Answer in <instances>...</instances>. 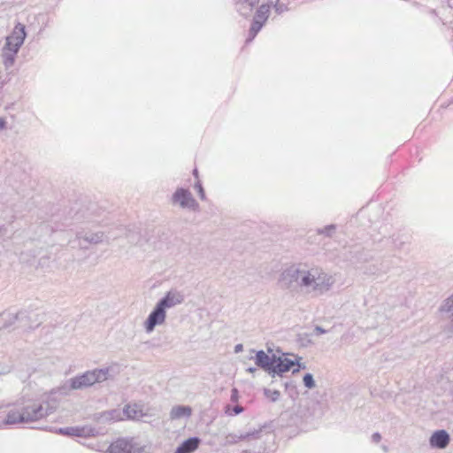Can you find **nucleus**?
Instances as JSON below:
<instances>
[{
    "instance_id": "46",
    "label": "nucleus",
    "mask_w": 453,
    "mask_h": 453,
    "mask_svg": "<svg viewBox=\"0 0 453 453\" xmlns=\"http://www.w3.org/2000/svg\"><path fill=\"white\" fill-rule=\"evenodd\" d=\"M5 231L4 226H0V237L5 234Z\"/></svg>"
},
{
    "instance_id": "26",
    "label": "nucleus",
    "mask_w": 453,
    "mask_h": 453,
    "mask_svg": "<svg viewBox=\"0 0 453 453\" xmlns=\"http://www.w3.org/2000/svg\"><path fill=\"white\" fill-rule=\"evenodd\" d=\"M352 258L358 262H367L372 258L371 252L365 248L356 245L349 250Z\"/></svg>"
},
{
    "instance_id": "29",
    "label": "nucleus",
    "mask_w": 453,
    "mask_h": 453,
    "mask_svg": "<svg viewBox=\"0 0 453 453\" xmlns=\"http://www.w3.org/2000/svg\"><path fill=\"white\" fill-rule=\"evenodd\" d=\"M244 411V408L239 404L232 406L227 404L224 407V413L228 417H235Z\"/></svg>"
},
{
    "instance_id": "40",
    "label": "nucleus",
    "mask_w": 453,
    "mask_h": 453,
    "mask_svg": "<svg viewBox=\"0 0 453 453\" xmlns=\"http://www.w3.org/2000/svg\"><path fill=\"white\" fill-rule=\"evenodd\" d=\"M295 361H296L295 365H296L297 367L293 369V373H296V372H299L300 370H303L306 368L304 364L300 363L297 360H295Z\"/></svg>"
},
{
    "instance_id": "49",
    "label": "nucleus",
    "mask_w": 453,
    "mask_h": 453,
    "mask_svg": "<svg viewBox=\"0 0 453 453\" xmlns=\"http://www.w3.org/2000/svg\"><path fill=\"white\" fill-rule=\"evenodd\" d=\"M11 177L8 178V182L11 183Z\"/></svg>"
},
{
    "instance_id": "3",
    "label": "nucleus",
    "mask_w": 453,
    "mask_h": 453,
    "mask_svg": "<svg viewBox=\"0 0 453 453\" xmlns=\"http://www.w3.org/2000/svg\"><path fill=\"white\" fill-rule=\"evenodd\" d=\"M313 281V273L306 265L293 263L282 269L278 284L281 289L296 293L300 288H311Z\"/></svg>"
},
{
    "instance_id": "43",
    "label": "nucleus",
    "mask_w": 453,
    "mask_h": 453,
    "mask_svg": "<svg viewBox=\"0 0 453 453\" xmlns=\"http://www.w3.org/2000/svg\"><path fill=\"white\" fill-rule=\"evenodd\" d=\"M246 372H247L248 373L252 374V375H253V377H255V375H256V373H257V369L256 367H251V366H250V367H248V368L246 369Z\"/></svg>"
},
{
    "instance_id": "21",
    "label": "nucleus",
    "mask_w": 453,
    "mask_h": 453,
    "mask_svg": "<svg viewBox=\"0 0 453 453\" xmlns=\"http://www.w3.org/2000/svg\"><path fill=\"white\" fill-rule=\"evenodd\" d=\"M258 4L259 0H235V9L241 16L248 18Z\"/></svg>"
},
{
    "instance_id": "36",
    "label": "nucleus",
    "mask_w": 453,
    "mask_h": 453,
    "mask_svg": "<svg viewBox=\"0 0 453 453\" xmlns=\"http://www.w3.org/2000/svg\"><path fill=\"white\" fill-rule=\"evenodd\" d=\"M262 432V428L259 429H254L252 431L243 433L242 438L245 440H257L260 437Z\"/></svg>"
},
{
    "instance_id": "7",
    "label": "nucleus",
    "mask_w": 453,
    "mask_h": 453,
    "mask_svg": "<svg viewBox=\"0 0 453 453\" xmlns=\"http://www.w3.org/2000/svg\"><path fill=\"white\" fill-rule=\"evenodd\" d=\"M29 319L30 314L27 311H20L17 313L4 311L0 313V330L11 326L16 321H19L23 327L33 328L27 323Z\"/></svg>"
},
{
    "instance_id": "42",
    "label": "nucleus",
    "mask_w": 453,
    "mask_h": 453,
    "mask_svg": "<svg viewBox=\"0 0 453 453\" xmlns=\"http://www.w3.org/2000/svg\"><path fill=\"white\" fill-rule=\"evenodd\" d=\"M380 440H381V435H380V434L379 432H375V433L372 434V442L378 443V442L380 441Z\"/></svg>"
},
{
    "instance_id": "1",
    "label": "nucleus",
    "mask_w": 453,
    "mask_h": 453,
    "mask_svg": "<svg viewBox=\"0 0 453 453\" xmlns=\"http://www.w3.org/2000/svg\"><path fill=\"white\" fill-rule=\"evenodd\" d=\"M98 207L96 203H90L87 207H81L76 204L71 208L65 217L61 226H50L47 219H43L41 227L50 228V232L62 231L69 228L75 231L76 237L88 244H98L104 242L105 234L102 231L92 232L91 227L96 225L107 226L104 219L97 212Z\"/></svg>"
},
{
    "instance_id": "33",
    "label": "nucleus",
    "mask_w": 453,
    "mask_h": 453,
    "mask_svg": "<svg viewBox=\"0 0 453 453\" xmlns=\"http://www.w3.org/2000/svg\"><path fill=\"white\" fill-rule=\"evenodd\" d=\"M296 341L302 347H308L312 343L311 334L307 333L298 334Z\"/></svg>"
},
{
    "instance_id": "12",
    "label": "nucleus",
    "mask_w": 453,
    "mask_h": 453,
    "mask_svg": "<svg viewBox=\"0 0 453 453\" xmlns=\"http://www.w3.org/2000/svg\"><path fill=\"white\" fill-rule=\"evenodd\" d=\"M296 361L289 359L288 357H282L274 356L273 365H272L269 375L272 378L276 376L282 377V375L290 371L292 367L295 366Z\"/></svg>"
},
{
    "instance_id": "39",
    "label": "nucleus",
    "mask_w": 453,
    "mask_h": 453,
    "mask_svg": "<svg viewBox=\"0 0 453 453\" xmlns=\"http://www.w3.org/2000/svg\"><path fill=\"white\" fill-rule=\"evenodd\" d=\"M240 399V393L237 388H233L231 389L230 401L233 403H237Z\"/></svg>"
},
{
    "instance_id": "48",
    "label": "nucleus",
    "mask_w": 453,
    "mask_h": 453,
    "mask_svg": "<svg viewBox=\"0 0 453 453\" xmlns=\"http://www.w3.org/2000/svg\"><path fill=\"white\" fill-rule=\"evenodd\" d=\"M51 218H52V219H50V222L57 223V220H54L55 216H54V215H51Z\"/></svg>"
},
{
    "instance_id": "23",
    "label": "nucleus",
    "mask_w": 453,
    "mask_h": 453,
    "mask_svg": "<svg viewBox=\"0 0 453 453\" xmlns=\"http://www.w3.org/2000/svg\"><path fill=\"white\" fill-rule=\"evenodd\" d=\"M123 414L125 415L127 419L131 420H140L146 415L145 413H143L140 406L136 403L127 404L123 409Z\"/></svg>"
},
{
    "instance_id": "20",
    "label": "nucleus",
    "mask_w": 453,
    "mask_h": 453,
    "mask_svg": "<svg viewBox=\"0 0 453 453\" xmlns=\"http://www.w3.org/2000/svg\"><path fill=\"white\" fill-rule=\"evenodd\" d=\"M202 440L197 436H192L184 440L175 449L174 453H193L196 451Z\"/></svg>"
},
{
    "instance_id": "16",
    "label": "nucleus",
    "mask_w": 453,
    "mask_h": 453,
    "mask_svg": "<svg viewBox=\"0 0 453 453\" xmlns=\"http://www.w3.org/2000/svg\"><path fill=\"white\" fill-rule=\"evenodd\" d=\"M449 442L450 434L445 429L435 430L429 438V445L432 449H444Z\"/></svg>"
},
{
    "instance_id": "25",
    "label": "nucleus",
    "mask_w": 453,
    "mask_h": 453,
    "mask_svg": "<svg viewBox=\"0 0 453 453\" xmlns=\"http://www.w3.org/2000/svg\"><path fill=\"white\" fill-rule=\"evenodd\" d=\"M121 419L120 413L117 410H110L94 414V420L98 423L112 422Z\"/></svg>"
},
{
    "instance_id": "2",
    "label": "nucleus",
    "mask_w": 453,
    "mask_h": 453,
    "mask_svg": "<svg viewBox=\"0 0 453 453\" xmlns=\"http://www.w3.org/2000/svg\"><path fill=\"white\" fill-rule=\"evenodd\" d=\"M4 418L0 419V427L18 424H27L47 418L56 411V404L49 400L21 398L15 403L6 405Z\"/></svg>"
},
{
    "instance_id": "35",
    "label": "nucleus",
    "mask_w": 453,
    "mask_h": 453,
    "mask_svg": "<svg viewBox=\"0 0 453 453\" xmlns=\"http://www.w3.org/2000/svg\"><path fill=\"white\" fill-rule=\"evenodd\" d=\"M336 229V226L334 224L327 225L323 228L318 229V234H324L327 237H331Z\"/></svg>"
},
{
    "instance_id": "41",
    "label": "nucleus",
    "mask_w": 453,
    "mask_h": 453,
    "mask_svg": "<svg viewBox=\"0 0 453 453\" xmlns=\"http://www.w3.org/2000/svg\"><path fill=\"white\" fill-rule=\"evenodd\" d=\"M327 331L326 329H324L322 326H316L314 327V333L316 334V335H320V334H326Z\"/></svg>"
},
{
    "instance_id": "4",
    "label": "nucleus",
    "mask_w": 453,
    "mask_h": 453,
    "mask_svg": "<svg viewBox=\"0 0 453 453\" xmlns=\"http://www.w3.org/2000/svg\"><path fill=\"white\" fill-rule=\"evenodd\" d=\"M111 368H96L93 370L86 371L82 373L70 378L71 388L74 390H82L92 387L96 383H101L109 380L111 376L110 374Z\"/></svg>"
},
{
    "instance_id": "13",
    "label": "nucleus",
    "mask_w": 453,
    "mask_h": 453,
    "mask_svg": "<svg viewBox=\"0 0 453 453\" xmlns=\"http://www.w3.org/2000/svg\"><path fill=\"white\" fill-rule=\"evenodd\" d=\"M184 300L185 296L181 291L176 288H171L157 301V303L166 311L167 309H171L178 304H181Z\"/></svg>"
},
{
    "instance_id": "9",
    "label": "nucleus",
    "mask_w": 453,
    "mask_h": 453,
    "mask_svg": "<svg viewBox=\"0 0 453 453\" xmlns=\"http://www.w3.org/2000/svg\"><path fill=\"white\" fill-rule=\"evenodd\" d=\"M165 319L166 311L157 303L143 323L146 333L150 334L153 332L157 326H160L165 323Z\"/></svg>"
},
{
    "instance_id": "5",
    "label": "nucleus",
    "mask_w": 453,
    "mask_h": 453,
    "mask_svg": "<svg viewBox=\"0 0 453 453\" xmlns=\"http://www.w3.org/2000/svg\"><path fill=\"white\" fill-rule=\"evenodd\" d=\"M272 6L267 2L263 3L260 5H257V8L254 13L253 19L250 23V27L249 29V35L246 39V42L249 43L252 42L257 34L261 31L263 27L265 25L266 21L270 16V10Z\"/></svg>"
},
{
    "instance_id": "10",
    "label": "nucleus",
    "mask_w": 453,
    "mask_h": 453,
    "mask_svg": "<svg viewBox=\"0 0 453 453\" xmlns=\"http://www.w3.org/2000/svg\"><path fill=\"white\" fill-rule=\"evenodd\" d=\"M411 235L408 232L398 231L394 233L389 238L381 239L380 242H390L393 250L399 252H409Z\"/></svg>"
},
{
    "instance_id": "8",
    "label": "nucleus",
    "mask_w": 453,
    "mask_h": 453,
    "mask_svg": "<svg viewBox=\"0 0 453 453\" xmlns=\"http://www.w3.org/2000/svg\"><path fill=\"white\" fill-rule=\"evenodd\" d=\"M27 36L26 27L20 23H18L11 35L6 37L5 44L3 48L10 49L16 52H19L22 46L25 38Z\"/></svg>"
},
{
    "instance_id": "51",
    "label": "nucleus",
    "mask_w": 453,
    "mask_h": 453,
    "mask_svg": "<svg viewBox=\"0 0 453 453\" xmlns=\"http://www.w3.org/2000/svg\"><path fill=\"white\" fill-rule=\"evenodd\" d=\"M450 104H453V98L451 99Z\"/></svg>"
},
{
    "instance_id": "28",
    "label": "nucleus",
    "mask_w": 453,
    "mask_h": 453,
    "mask_svg": "<svg viewBox=\"0 0 453 453\" xmlns=\"http://www.w3.org/2000/svg\"><path fill=\"white\" fill-rule=\"evenodd\" d=\"M57 433L58 434H62V435L83 437L84 436V427L83 426L60 427L58 429Z\"/></svg>"
},
{
    "instance_id": "27",
    "label": "nucleus",
    "mask_w": 453,
    "mask_h": 453,
    "mask_svg": "<svg viewBox=\"0 0 453 453\" xmlns=\"http://www.w3.org/2000/svg\"><path fill=\"white\" fill-rule=\"evenodd\" d=\"M17 54H18V52L12 50L10 49H5V48L2 49V54H1L2 63L4 65L6 70H8L9 68L13 66L15 60H16Z\"/></svg>"
},
{
    "instance_id": "45",
    "label": "nucleus",
    "mask_w": 453,
    "mask_h": 453,
    "mask_svg": "<svg viewBox=\"0 0 453 453\" xmlns=\"http://www.w3.org/2000/svg\"><path fill=\"white\" fill-rule=\"evenodd\" d=\"M6 120L4 118H0V130H3L6 127Z\"/></svg>"
},
{
    "instance_id": "37",
    "label": "nucleus",
    "mask_w": 453,
    "mask_h": 453,
    "mask_svg": "<svg viewBox=\"0 0 453 453\" xmlns=\"http://www.w3.org/2000/svg\"><path fill=\"white\" fill-rule=\"evenodd\" d=\"M194 188L196 190L198 196L202 201L206 200L205 191L200 180H197L195 182Z\"/></svg>"
},
{
    "instance_id": "32",
    "label": "nucleus",
    "mask_w": 453,
    "mask_h": 453,
    "mask_svg": "<svg viewBox=\"0 0 453 453\" xmlns=\"http://www.w3.org/2000/svg\"><path fill=\"white\" fill-rule=\"evenodd\" d=\"M241 441H244V439L242 438V434H236L230 433L226 434V436L225 437V445H234Z\"/></svg>"
},
{
    "instance_id": "38",
    "label": "nucleus",
    "mask_w": 453,
    "mask_h": 453,
    "mask_svg": "<svg viewBox=\"0 0 453 453\" xmlns=\"http://www.w3.org/2000/svg\"><path fill=\"white\" fill-rule=\"evenodd\" d=\"M83 427H84V436L83 437L97 436L99 434H104L103 432L98 431L96 427H92V426H83Z\"/></svg>"
},
{
    "instance_id": "18",
    "label": "nucleus",
    "mask_w": 453,
    "mask_h": 453,
    "mask_svg": "<svg viewBox=\"0 0 453 453\" xmlns=\"http://www.w3.org/2000/svg\"><path fill=\"white\" fill-rule=\"evenodd\" d=\"M109 453H135L132 439L119 438L108 448Z\"/></svg>"
},
{
    "instance_id": "50",
    "label": "nucleus",
    "mask_w": 453,
    "mask_h": 453,
    "mask_svg": "<svg viewBox=\"0 0 453 453\" xmlns=\"http://www.w3.org/2000/svg\"><path fill=\"white\" fill-rule=\"evenodd\" d=\"M0 410H2V407H0ZM4 418L3 417H0V419Z\"/></svg>"
},
{
    "instance_id": "34",
    "label": "nucleus",
    "mask_w": 453,
    "mask_h": 453,
    "mask_svg": "<svg viewBox=\"0 0 453 453\" xmlns=\"http://www.w3.org/2000/svg\"><path fill=\"white\" fill-rule=\"evenodd\" d=\"M303 382L305 388L308 389H312L316 387V382L314 377L311 373L307 372L303 377Z\"/></svg>"
},
{
    "instance_id": "14",
    "label": "nucleus",
    "mask_w": 453,
    "mask_h": 453,
    "mask_svg": "<svg viewBox=\"0 0 453 453\" xmlns=\"http://www.w3.org/2000/svg\"><path fill=\"white\" fill-rule=\"evenodd\" d=\"M395 257H384L380 264H372L368 265L365 273L367 274H385L388 273L395 265Z\"/></svg>"
},
{
    "instance_id": "47",
    "label": "nucleus",
    "mask_w": 453,
    "mask_h": 453,
    "mask_svg": "<svg viewBox=\"0 0 453 453\" xmlns=\"http://www.w3.org/2000/svg\"><path fill=\"white\" fill-rule=\"evenodd\" d=\"M192 173L198 180V170L196 168L193 170Z\"/></svg>"
},
{
    "instance_id": "30",
    "label": "nucleus",
    "mask_w": 453,
    "mask_h": 453,
    "mask_svg": "<svg viewBox=\"0 0 453 453\" xmlns=\"http://www.w3.org/2000/svg\"><path fill=\"white\" fill-rule=\"evenodd\" d=\"M263 394L266 398H268L273 403L279 401L280 396V393L279 390H277V389L272 390V389H269L266 388H265L263 389Z\"/></svg>"
},
{
    "instance_id": "31",
    "label": "nucleus",
    "mask_w": 453,
    "mask_h": 453,
    "mask_svg": "<svg viewBox=\"0 0 453 453\" xmlns=\"http://www.w3.org/2000/svg\"><path fill=\"white\" fill-rule=\"evenodd\" d=\"M285 390L288 394L289 397L295 399L298 395L296 385L294 381H286L284 383Z\"/></svg>"
},
{
    "instance_id": "44",
    "label": "nucleus",
    "mask_w": 453,
    "mask_h": 453,
    "mask_svg": "<svg viewBox=\"0 0 453 453\" xmlns=\"http://www.w3.org/2000/svg\"><path fill=\"white\" fill-rule=\"evenodd\" d=\"M243 349V345L242 343H238L234 346V353H239L241 351H242Z\"/></svg>"
},
{
    "instance_id": "22",
    "label": "nucleus",
    "mask_w": 453,
    "mask_h": 453,
    "mask_svg": "<svg viewBox=\"0 0 453 453\" xmlns=\"http://www.w3.org/2000/svg\"><path fill=\"white\" fill-rule=\"evenodd\" d=\"M71 386V380H67L65 383H63L58 388L52 389L47 398L50 402L51 404H56V407L58 406V400L54 398V395L56 394H58L59 395L66 396L69 395L71 391L74 390Z\"/></svg>"
},
{
    "instance_id": "24",
    "label": "nucleus",
    "mask_w": 453,
    "mask_h": 453,
    "mask_svg": "<svg viewBox=\"0 0 453 453\" xmlns=\"http://www.w3.org/2000/svg\"><path fill=\"white\" fill-rule=\"evenodd\" d=\"M192 414V408L188 405H175L170 411V418L172 420L188 418Z\"/></svg>"
},
{
    "instance_id": "19",
    "label": "nucleus",
    "mask_w": 453,
    "mask_h": 453,
    "mask_svg": "<svg viewBox=\"0 0 453 453\" xmlns=\"http://www.w3.org/2000/svg\"><path fill=\"white\" fill-rule=\"evenodd\" d=\"M275 13L282 15L288 12L297 5V0H267Z\"/></svg>"
},
{
    "instance_id": "11",
    "label": "nucleus",
    "mask_w": 453,
    "mask_h": 453,
    "mask_svg": "<svg viewBox=\"0 0 453 453\" xmlns=\"http://www.w3.org/2000/svg\"><path fill=\"white\" fill-rule=\"evenodd\" d=\"M438 311L448 322L445 331L453 337V293L441 302Z\"/></svg>"
},
{
    "instance_id": "17",
    "label": "nucleus",
    "mask_w": 453,
    "mask_h": 453,
    "mask_svg": "<svg viewBox=\"0 0 453 453\" xmlns=\"http://www.w3.org/2000/svg\"><path fill=\"white\" fill-rule=\"evenodd\" d=\"M313 282H312V289L320 294L326 292L330 289V288L334 284V280L332 276L321 273L318 275L313 273Z\"/></svg>"
},
{
    "instance_id": "15",
    "label": "nucleus",
    "mask_w": 453,
    "mask_h": 453,
    "mask_svg": "<svg viewBox=\"0 0 453 453\" xmlns=\"http://www.w3.org/2000/svg\"><path fill=\"white\" fill-rule=\"evenodd\" d=\"M250 351L254 353L255 356L250 357V359H253L257 367L269 374L272 365H273L275 354L268 355L263 349L256 350L252 349Z\"/></svg>"
},
{
    "instance_id": "6",
    "label": "nucleus",
    "mask_w": 453,
    "mask_h": 453,
    "mask_svg": "<svg viewBox=\"0 0 453 453\" xmlns=\"http://www.w3.org/2000/svg\"><path fill=\"white\" fill-rule=\"evenodd\" d=\"M171 203L180 205L182 209H188L193 211H197L200 207L189 189L182 187L176 188L172 195Z\"/></svg>"
}]
</instances>
